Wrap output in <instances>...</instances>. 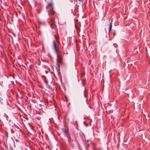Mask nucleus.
Listing matches in <instances>:
<instances>
[{
	"label": "nucleus",
	"instance_id": "f257e3e1",
	"mask_svg": "<svg viewBox=\"0 0 150 150\" xmlns=\"http://www.w3.org/2000/svg\"><path fill=\"white\" fill-rule=\"evenodd\" d=\"M53 44L54 50L57 54V64L58 66H59V65L62 63L61 59L59 57V56L58 54L59 49L58 47H57L56 44L54 41L53 42Z\"/></svg>",
	"mask_w": 150,
	"mask_h": 150
},
{
	"label": "nucleus",
	"instance_id": "f03ea898",
	"mask_svg": "<svg viewBox=\"0 0 150 150\" xmlns=\"http://www.w3.org/2000/svg\"><path fill=\"white\" fill-rule=\"evenodd\" d=\"M49 23L51 28H54L55 27L56 25L54 23V18H51Z\"/></svg>",
	"mask_w": 150,
	"mask_h": 150
},
{
	"label": "nucleus",
	"instance_id": "7ed1b4c3",
	"mask_svg": "<svg viewBox=\"0 0 150 150\" xmlns=\"http://www.w3.org/2000/svg\"><path fill=\"white\" fill-rule=\"evenodd\" d=\"M106 25L107 26H109V31L110 32V31L112 27V21H110V20L108 19V22L106 23Z\"/></svg>",
	"mask_w": 150,
	"mask_h": 150
},
{
	"label": "nucleus",
	"instance_id": "20e7f679",
	"mask_svg": "<svg viewBox=\"0 0 150 150\" xmlns=\"http://www.w3.org/2000/svg\"><path fill=\"white\" fill-rule=\"evenodd\" d=\"M62 131L64 134L66 135L67 138L69 139L70 136L68 133L67 130L65 129H62Z\"/></svg>",
	"mask_w": 150,
	"mask_h": 150
},
{
	"label": "nucleus",
	"instance_id": "39448f33",
	"mask_svg": "<svg viewBox=\"0 0 150 150\" xmlns=\"http://www.w3.org/2000/svg\"><path fill=\"white\" fill-rule=\"evenodd\" d=\"M55 13V12L54 11L53 9H50L49 12V15H53Z\"/></svg>",
	"mask_w": 150,
	"mask_h": 150
},
{
	"label": "nucleus",
	"instance_id": "423d86ee",
	"mask_svg": "<svg viewBox=\"0 0 150 150\" xmlns=\"http://www.w3.org/2000/svg\"><path fill=\"white\" fill-rule=\"evenodd\" d=\"M48 6L50 7V9H53V4L52 2H50L48 4Z\"/></svg>",
	"mask_w": 150,
	"mask_h": 150
},
{
	"label": "nucleus",
	"instance_id": "0eeeda50",
	"mask_svg": "<svg viewBox=\"0 0 150 150\" xmlns=\"http://www.w3.org/2000/svg\"><path fill=\"white\" fill-rule=\"evenodd\" d=\"M76 29H77V32H79V28H78V27H76Z\"/></svg>",
	"mask_w": 150,
	"mask_h": 150
},
{
	"label": "nucleus",
	"instance_id": "6e6552de",
	"mask_svg": "<svg viewBox=\"0 0 150 150\" xmlns=\"http://www.w3.org/2000/svg\"><path fill=\"white\" fill-rule=\"evenodd\" d=\"M11 133H12L13 134V133H14V131H13V129H11Z\"/></svg>",
	"mask_w": 150,
	"mask_h": 150
},
{
	"label": "nucleus",
	"instance_id": "1a4fd4ad",
	"mask_svg": "<svg viewBox=\"0 0 150 150\" xmlns=\"http://www.w3.org/2000/svg\"><path fill=\"white\" fill-rule=\"evenodd\" d=\"M113 36H114L116 35V33L115 31L113 33Z\"/></svg>",
	"mask_w": 150,
	"mask_h": 150
}]
</instances>
